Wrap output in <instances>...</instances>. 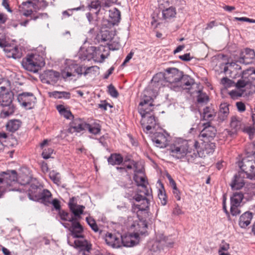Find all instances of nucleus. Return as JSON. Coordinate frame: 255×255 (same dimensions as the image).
Segmentation results:
<instances>
[{
    "instance_id": "f257e3e1",
    "label": "nucleus",
    "mask_w": 255,
    "mask_h": 255,
    "mask_svg": "<svg viewBox=\"0 0 255 255\" xmlns=\"http://www.w3.org/2000/svg\"><path fill=\"white\" fill-rule=\"evenodd\" d=\"M169 153L174 159L188 162H193L198 156H203L197 141H188L181 138L176 139L170 145Z\"/></svg>"
},
{
    "instance_id": "f03ea898",
    "label": "nucleus",
    "mask_w": 255,
    "mask_h": 255,
    "mask_svg": "<svg viewBox=\"0 0 255 255\" xmlns=\"http://www.w3.org/2000/svg\"><path fill=\"white\" fill-rule=\"evenodd\" d=\"M150 91L148 90L143 92L138 110L141 117L140 124L144 132L148 133L150 130L156 129V121L152 114L153 105V99L149 96Z\"/></svg>"
},
{
    "instance_id": "7ed1b4c3",
    "label": "nucleus",
    "mask_w": 255,
    "mask_h": 255,
    "mask_svg": "<svg viewBox=\"0 0 255 255\" xmlns=\"http://www.w3.org/2000/svg\"><path fill=\"white\" fill-rule=\"evenodd\" d=\"M183 77V72L177 68H172L167 69L166 73H158L153 76L152 81L157 83L158 85L167 86L174 91L179 88V83Z\"/></svg>"
},
{
    "instance_id": "20e7f679",
    "label": "nucleus",
    "mask_w": 255,
    "mask_h": 255,
    "mask_svg": "<svg viewBox=\"0 0 255 255\" xmlns=\"http://www.w3.org/2000/svg\"><path fill=\"white\" fill-rule=\"evenodd\" d=\"M19 183L17 182V174L15 171L11 170L0 173V198L7 191H19L21 190L17 188Z\"/></svg>"
},
{
    "instance_id": "39448f33",
    "label": "nucleus",
    "mask_w": 255,
    "mask_h": 255,
    "mask_svg": "<svg viewBox=\"0 0 255 255\" xmlns=\"http://www.w3.org/2000/svg\"><path fill=\"white\" fill-rule=\"evenodd\" d=\"M241 78L236 83V87L250 96L255 93V85L251 83V81L255 80V69L250 68L243 71Z\"/></svg>"
},
{
    "instance_id": "423d86ee",
    "label": "nucleus",
    "mask_w": 255,
    "mask_h": 255,
    "mask_svg": "<svg viewBox=\"0 0 255 255\" xmlns=\"http://www.w3.org/2000/svg\"><path fill=\"white\" fill-rule=\"evenodd\" d=\"M45 55V51H42L40 54L33 53L28 54L23 59L22 65L26 70L36 73L40 68L44 65L43 57Z\"/></svg>"
},
{
    "instance_id": "0eeeda50",
    "label": "nucleus",
    "mask_w": 255,
    "mask_h": 255,
    "mask_svg": "<svg viewBox=\"0 0 255 255\" xmlns=\"http://www.w3.org/2000/svg\"><path fill=\"white\" fill-rule=\"evenodd\" d=\"M133 226L135 227L134 232L125 238L129 241L125 245L126 247H131L138 244L142 237L147 235V225L145 220L139 218L137 224H134Z\"/></svg>"
},
{
    "instance_id": "6e6552de",
    "label": "nucleus",
    "mask_w": 255,
    "mask_h": 255,
    "mask_svg": "<svg viewBox=\"0 0 255 255\" xmlns=\"http://www.w3.org/2000/svg\"><path fill=\"white\" fill-rule=\"evenodd\" d=\"M83 70V66L77 64L74 60L66 59L61 74L63 78L65 79L75 77L76 75L79 78L82 76Z\"/></svg>"
},
{
    "instance_id": "1a4fd4ad",
    "label": "nucleus",
    "mask_w": 255,
    "mask_h": 255,
    "mask_svg": "<svg viewBox=\"0 0 255 255\" xmlns=\"http://www.w3.org/2000/svg\"><path fill=\"white\" fill-rule=\"evenodd\" d=\"M142 193L138 192L137 189V193L135 194L130 200L135 201L137 203H134L133 201L132 205V212L136 213L137 216L139 217V212L145 211L149 206V202L147 199Z\"/></svg>"
},
{
    "instance_id": "9d476101",
    "label": "nucleus",
    "mask_w": 255,
    "mask_h": 255,
    "mask_svg": "<svg viewBox=\"0 0 255 255\" xmlns=\"http://www.w3.org/2000/svg\"><path fill=\"white\" fill-rule=\"evenodd\" d=\"M133 167L135 168L133 180L138 187V192L142 193L144 195L149 196L150 191L147 187L148 182L142 170H137L136 164H133Z\"/></svg>"
},
{
    "instance_id": "9b49d317",
    "label": "nucleus",
    "mask_w": 255,
    "mask_h": 255,
    "mask_svg": "<svg viewBox=\"0 0 255 255\" xmlns=\"http://www.w3.org/2000/svg\"><path fill=\"white\" fill-rule=\"evenodd\" d=\"M36 100L35 97L31 93H23L17 97L19 104L26 109H31L34 106Z\"/></svg>"
},
{
    "instance_id": "f8f14e48",
    "label": "nucleus",
    "mask_w": 255,
    "mask_h": 255,
    "mask_svg": "<svg viewBox=\"0 0 255 255\" xmlns=\"http://www.w3.org/2000/svg\"><path fill=\"white\" fill-rule=\"evenodd\" d=\"M105 242L106 244L114 248H120L122 244L124 246L127 244L129 241L125 238L123 239L121 236H117L112 233H107L105 237Z\"/></svg>"
},
{
    "instance_id": "ddd939ff",
    "label": "nucleus",
    "mask_w": 255,
    "mask_h": 255,
    "mask_svg": "<svg viewBox=\"0 0 255 255\" xmlns=\"http://www.w3.org/2000/svg\"><path fill=\"white\" fill-rule=\"evenodd\" d=\"M169 136V134L165 131L157 132L154 134L152 139L156 146L164 148L168 144Z\"/></svg>"
},
{
    "instance_id": "4468645a",
    "label": "nucleus",
    "mask_w": 255,
    "mask_h": 255,
    "mask_svg": "<svg viewBox=\"0 0 255 255\" xmlns=\"http://www.w3.org/2000/svg\"><path fill=\"white\" fill-rule=\"evenodd\" d=\"M236 62L227 63L224 67V72L227 73L229 72L230 76L234 79L240 77L242 73L241 67Z\"/></svg>"
},
{
    "instance_id": "2eb2a0df",
    "label": "nucleus",
    "mask_w": 255,
    "mask_h": 255,
    "mask_svg": "<svg viewBox=\"0 0 255 255\" xmlns=\"http://www.w3.org/2000/svg\"><path fill=\"white\" fill-rule=\"evenodd\" d=\"M255 58V52L254 50L246 48L240 53V56L237 62L245 65L249 64L252 60Z\"/></svg>"
},
{
    "instance_id": "dca6fc26",
    "label": "nucleus",
    "mask_w": 255,
    "mask_h": 255,
    "mask_svg": "<svg viewBox=\"0 0 255 255\" xmlns=\"http://www.w3.org/2000/svg\"><path fill=\"white\" fill-rule=\"evenodd\" d=\"M204 128L201 131L199 136L203 138H206L208 140L212 139L215 137L216 129L214 127L211 126L209 123L203 125Z\"/></svg>"
},
{
    "instance_id": "f3484780",
    "label": "nucleus",
    "mask_w": 255,
    "mask_h": 255,
    "mask_svg": "<svg viewBox=\"0 0 255 255\" xmlns=\"http://www.w3.org/2000/svg\"><path fill=\"white\" fill-rule=\"evenodd\" d=\"M102 40L104 41H108L107 45L109 49L112 50H118L120 47V43L114 38H112L109 31H106L102 35Z\"/></svg>"
},
{
    "instance_id": "a211bd4d",
    "label": "nucleus",
    "mask_w": 255,
    "mask_h": 255,
    "mask_svg": "<svg viewBox=\"0 0 255 255\" xmlns=\"http://www.w3.org/2000/svg\"><path fill=\"white\" fill-rule=\"evenodd\" d=\"M88 124L82 121L80 119H74L71 123L70 127V130L72 132H79L82 131L86 130V127H88Z\"/></svg>"
},
{
    "instance_id": "6ab92c4d",
    "label": "nucleus",
    "mask_w": 255,
    "mask_h": 255,
    "mask_svg": "<svg viewBox=\"0 0 255 255\" xmlns=\"http://www.w3.org/2000/svg\"><path fill=\"white\" fill-rule=\"evenodd\" d=\"M6 56L8 58L18 59L21 57V53L16 46H6L3 49Z\"/></svg>"
},
{
    "instance_id": "aec40b11",
    "label": "nucleus",
    "mask_w": 255,
    "mask_h": 255,
    "mask_svg": "<svg viewBox=\"0 0 255 255\" xmlns=\"http://www.w3.org/2000/svg\"><path fill=\"white\" fill-rule=\"evenodd\" d=\"M194 84V80L188 75H184L182 77L179 83V88L177 89L176 91H179L181 89H189Z\"/></svg>"
},
{
    "instance_id": "412c9836",
    "label": "nucleus",
    "mask_w": 255,
    "mask_h": 255,
    "mask_svg": "<svg viewBox=\"0 0 255 255\" xmlns=\"http://www.w3.org/2000/svg\"><path fill=\"white\" fill-rule=\"evenodd\" d=\"M231 188L233 190H240L245 185L244 177L242 174H236L231 184Z\"/></svg>"
},
{
    "instance_id": "4be33fe9",
    "label": "nucleus",
    "mask_w": 255,
    "mask_h": 255,
    "mask_svg": "<svg viewBox=\"0 0 255 255\" xmlns=\"http://www.w3.org/2000/svg\"><path fill=\"white\" fill-rule=\"evenodd\" d=\"M244 127V124L236 117H233L230 122L231 132L236 133L241 130Z\"/></svg>"
},
{
    "instance_id": "5701e85b",
    "label": "nucleus",
    "mask_w": 255,
    "mask_h": 255,
    "mask_svg": "<svg viewBox=\"0 0 255 255\" xmlns=\"http://www.w3.org/2000/svg\"><path fill=\"white\" fill-rule=\"evenodd\" d=\"M253 218V214L249 212H246L242 214L239 221V225L242 228H245L251 223Z\"/></svg>"
},
{
    "instance_id": "b1692460",
    "label": "nucleus",
    "mask_w": 255,
    "mask_h": 255,
    "mask_svg": "<svg viewBox=\"0 0 255 255\" xmlns=\"http://www.w3.org/2000/svg\"><path fill=\"white\" fill-rule=\"evenodd\" d=\"M111 25H115L120 22L121 14L120 11L116 8L111 9L109 11Z\"/></svg>"
},
{
    "instance_id": "393cba45",
    "label": "nucleus",
    "mask_w": 255,
    "mask_h": 255,
    "mask_svg": "<svg viewBox=\"0 0 255 255\" xmlns=\"http://www.w3.org/2000/svg\"><path fill=\"white\" fill-rule=\"evenodd\" d=\"M12 96L9 92L1 93L0 94V104L1 106L12 104Z\"/></svg>"
},
{
    "instance_id": "a878e982",
    "label": "nucleus",
    "mask_w": 255,
    "mask_h": 255,
    "mask_svg": "<svg viewBox=\"0 0 255 255\" xmlns=\"http://www.w3.org/2000/svg\"><path fill=\"white\" fill-rule=\"evenodd\" d=\"M215 115V110L212 107H206L203 110L202 116L204 120L211 121Z\"/></svg>"
},
{
    "instance_id": "bb28decb",
    "label": "nucleus",
    "mask_w": 255,
    "mask_h": 255,
    "mask_svg": "<svg viewBox=\"0 0 255 255\" xmlns=\"http://www.w3.org/2000/svg\"><path fill=\"white\" fill-rule=\"evenodd\" d=\"M69 206L71 212L77 218H80L85 209V207L83 205H77L72 203H69Z\"/></svg>"
},
{
    "instance_id": "cd10ccee",
    "label": "nucleus",
    "mask_w": 255,
    "mask_h": 255,
    "mask_svg": "<svg viewBox=\"0 0 255 255\" xmlns=\"http://www.w3.org/2000/svg\"><path fill=\"white\" fill-rule=\"evenodd\" d=\"M48 140H44L41 144L40 146L43 149L42 156L44 159H48L51 157V154L53 152V149L52 148L45 147V146L47 144Z\"/></svg>"
},
{
    "instance_id": "c85d7f7f",
    "label": "nucleus",
    "mask_w": 255,
    "mask_h": 255,
    "mask_svg": "<svg viewBox=\"0 0 255 255\" xmlns=\"http://www.w3.org/2000/svg\"><path fill=\"white\" fill-rule=\"evenodd\" d=\"M108 161L109 164L112 165H120L123 161V157L120 154H112L108 158Z\"/></svg>"
},
{
    "instance_id": "c756f323",
    "label": "nucleus",
    "mask_w": 255,
    "mask_h": 255,
    "mask_svg": "<svg viewBox=\"0 0 255 255\" xmlns=\"http://www.w3.org/2000/svg\"><path fill=\"white\" fill-rule=\"evenodd\" d=\"M162 17L164 19H169L175 17L176 11L175 7L171 6L163 9L162 11Z\"/></svg>"
},
{
    "instance_id": "7c9ffc66",
    "label": "nucleus",
    "mask_w": 255,
    "mask_h": 255,
    "mask_svg": "<svg viewBox=\"0 0 255 255\" xmlns=\"http://www.w3.org/2000/svg\"><path fill=\"white\" fill-rule=\"evenodd\" d=\"M2 107L3 109L0 114V117L2 118H5L14 112L15 108L13 105L3 106Z\"/></svg>"
},
{
    "instance_id": "2f4dec72",
    "label": "nucleus",
    "mask_w": 255,
    "mask_h": 255,
    "mask_svg": "<svg viewBox=\"0 0 255 255\" xmlns=\"http://www.w3.org/2000/svg\"><path fill=\"white\" fill-rule=\"evenodd\" d=\"M243 170H245L247 173H255V161H244L243 162Z\"/></svg>"
},
{
    "instance_id": "473e14b6",
    "label": "nucleus",
    "mask_w": 255,
    "mask_h": 255,
    "mask_svg": "<svg viewBox=\"0 0 255 255\" xmlns=\"http://www.w3.org/2000/svg\"><path fill=\"white\" fill-rule=\"evenodd\" d=\"M21 125V122L19 120H13L8 122L6 128V129L10 132L17 130Z\"/></svg>"
},
{
    "instance_id": "72a5a7b5",
    "label": "nucleus",
    "mask_w": 255,
    "mask_h": 255,
    "mask_svg": "<svg viewBox=\"0 0 255 255\" xmlns=\"http://www.w3.org/2000/svg\"><path fill=\"white\" fill-rule=\"evenodd\" d=\"M31 4L32 2L30 1L23 2L19 7V11L25 16H28L31 15L33 12L32 10L31 9H25V7H28Z\"/></svg>"
},
{
    "instance_id": "f704fd0d",
    "label": "nucleus",
    "mask_w": 255,
    "mask_h": 255,
    "mask_svg": "<svg viewBox=\"0 0 255 255\" xmlns=\"http://www.w3.org/2000/svg\"><path fill=\"white\" fill-rule=\"evenodd\" d=\"M52 194L47 189H44L40 194V200L46 205L50 204Z\"/></svg>"
},
{
    "instance_id": "c9c22d12",
    "label": "nucleus",
    "mask_w": 255,
    "mask_h": 255,
    "mask_svg": "<svg viewBox=\"0 0 255 255\" xmlns=\"http://www.w3.org/2000/svg\"><path fill=\"white\" fill-rule=\"evenodd\" d=\"M229 113V104L224 103L220 105V118L224 121L227 117Z\"/></svg>"
},
{
    "instance_id": "e433bc0d",
    "label": "nucleus",
    "mask_w": 255,
    "mask_h": 255,
    "mask_svg": "<svg viewBox=\"0 0 255 255\" xmlns=\"http://www.w3.org/2000/svg\"><path fill=\"white\" fill-rule=\"evenodd\" d=\"M243 198L244 195L242 192H235L231 197V204L240 206Z\"/></svg>"
},
{
    "instance_id": "4c0bfd02",
    "label": "nucleus",
    "mask_w": 255,
    "mask_h": 255,
    "mask_svg": "<svg viewBox=\"0 0 255 255\" xmlns=\"http://www.w3.org/2000/svg\"><path fill=\"white\" fill-rule=\"evenodd\" d=\"M57 110L61 116H63L67 119H71L73 118L71 112L69 110L65 109L63 105H58L57 106Z\"/></svg>"
},
{
    "instance_id": "58836bf2",
    "label": "nucleus",
    "mask_w": 255,
    "mask_h": 255,
    "mask_svg": "<svg viewBox=\"0 0 255 255\" xmlns=\"http://www.w3.org/2000/svg\"><path fill=\"white\" fill-rule=\"evenodd\" d=\"M87 127H86V130H88V131L91 133H92L94 134H97L100 132L101 126L98 123H95L92 125L88 124Z\"/></svg>"
},
{
    "instance_id": "ea45409f",
    "label": "nucleus",
    "mask_w": 255,
    "mask_h": 255,
    "mask_svg": "<svg viewBox=\"0 0 255 255\" xmlns=\"http://www.w3.org/2000/svg\"><path fill=\"white\" fill-rule=\"evenodd\" d=\"M49 176L55 184L57 185L61 184V176L59 173L52 170L49 172Z\"/></svg>"
},
{
    "instance_id": "a19ab883",
    "label": "nucleus",
    "mask_w": 255,
    "mask_h": 255,
    "mask_svg": "<svg viewBox=\"0 0 255 255\" xmlns=\"http://www.w3.org/2000/svg\"><path fill=\"white\" fill-rule=\"evenodd\" d=\"M50 96L57 99H69L70 98V94L67 92H58L54 91L50 93Z\"/></svg>"
},
{
    "instance_id": "79ce46f5",
    "label": "nucleus",
    "mask_w": 255,
    "mask_h": 255,
    "mask_svg": "<svg viewBox=\"0 0 255 255\" xmlns=\"http://www.w3.org/2000/svg\"><path fill=\"white\" fill-rule=\"evenodd\" d=\"M59 216L61 220L68 221L67 223H71L76 218H74L72 215L68 213L62 211L59 212Z\"/></svg>"
},
{
    "instance_id": "37998d69",
    "label": "nucleus",
    "mask_w": 255,
    "mask_h": 255,
    "mask_svg": "<svg viewBox=\"0 0 255 255\" xmlns=\"http://www.w3.org/2000/svg\"><path fill=\"white\" fill-rule=\"evenodd\" d=\"M84 70L82 72V75H84L85 76H87L88 74H95L96 73H97L98 71L99 68L96 66H91L86 68L85 67H84Z\"/></svg>"
},
{
    "instance_id": "c03bdc74",
    "label": "nucleus",
    "mask_w": 255,
    "mask_h": 255,
    "mask_svg": "<svg viewBox=\"0 0 255 255\" xmlns=\"http://www.w3.org/2000/svg\"><path fill=\"white\" fill-rule=\"evenodd\" d=\"M86 220L88 224L95 232H98L99 231V228L96 221L92 217L90 216L86 218Z\"/></svg>"
},
{
    "instance_id": "a18cd8bd",
    "label": "nucleus",
    "mask_w": 255,
    "mask_h": 255,
    "mask_svg": "<svg viewBox=\"0 0 255 255\" xmlns=\"http://www.w3.org/2000/svg\"><path fill=\"white\" fill-rule=\"evenodd\" d=\"M209 101V97L206 93L202 92L201 91H198L197 96V101L199 103H207Z\"/></svg>"
},
{
    "instance_id": "49530a36",
    "label": "nucleus",
    "mask_w": 255,
    "mask_h": 255,
    "mask_svg": "<svg viewBox=\"0 0 255 255\" xmlns=\"http://www.w3.org/2000/svg\"><path fill=\"white\" fill-rule=\"evenodd\" d=\"M89 6L90 9L97 10L96 12V15H97L101 8V2L99 0H92Z\"/></svg>"
},
{
    "instance_id": "de8ad7c7",
    "label": "nucleus",
    "mask_w": 255,
    "mask_h": 255,
    "mask_svg": "<svg viewBox=\"0 0 255 255\" xmlns=\"http://www.w3.org/2000/svg\"><path fill=\"white\" fill-rule=\"evenodd\" d=\"M229 94L231 97L233 99H235L242 96L249 97V96L245 95V93L244 92V91H242L240 89H238L237 90H232L229 93Z\"/></svg>"
},
{
    "instance_id": "09e8293b",
    "label": "nucleus",
    "mask_w": 255,
    "mask_h": 255,
    "mask_svg": "<svg viewBox=\"0 0 255 255\" xmlns=\"http://www.w3.org/2000/svg\"><path fill=\"white\" fill-rule=\"evenodd\" d=\"M221 83L225 88H230L233 86L235 83L227 77L222 78L221 80Z\"/></svg>"
},
{
    "instance_id": "8fccbe9b",
    "label": "nucleus",
    "mask_w": 255,
    "mask_h": 255,
    "mask_svg": "<svg viewBox=\"0 0 255 255\" xmlns=\"http://www.w3.org/2000/svg\"><path fill=\"white\" fill-rule=\"evenodd\" d=\"M215 146L214 143H207L205 144L203 151H205L207 154L212 153L214 151Z\"/></svg>"
},
{
    "instance_id": "3c124183",
    "label": "nucleus",
    "mask_w": 255,
    "mask_h": 255,
    "mask_svg": "<svg viewBox=\"0 0 255 255\" xmlns=\"http://www.w3.org/2000/svg\"><path fill=\"white\" fill-rule=\"evenodd\" d=\"M229 249L230 245L224 241H223L220 245L218 253L227 252Z\"/></svg>"
},
{
    "instance_id": "603ef678",
    "label": "nucleus",
    "mask_w": 255,
    "mask_h": 255,
    "mask_svg": "<svg viewBox=\"0 0 255 255\" xmlns=\"http://www.w3.org/2000/svg\"><path fill=\"white\" fill-rule=\"evenodd\" d=\"M47 76L49 77L51 81H56L59 77V73L53 70H50L48 72Z\"/></svg>"
},
{
    "instance_id": "864d4df0",
    "label": "nucleus",
    "mask_w": 255,
    "mask_h": 255,
    "mask_svg": "<svg viewBox=\"0 0 255 255\" xmlns=\"http://www.w3.org/2000/svg\"><path fill=\"white\" fill-rule=\"evenodd\" d=\"M243 131L248 133L250 138L252 136L254 135L255 133V127L253 125V126H248L246 127H244L243 128Z\"/></svg>"
},
{
    "instance_id": "5fc2aeb1",
    "label": "nucleus",
    "mask_w": 255,
    "mask_h": 255,
    "mask_svg": "<svg viewBox=\"0 0 255 255\" xmlns=\"http://www.w3.org/2000/svg\"><path fill=\"white\" fill-rule=\"evenodd\" d=\"M158 196L160 201L161 204L163 206L165 205L167 202V199L165 192L161 190H159Z\"/></svg>"
},
{
    "instance_id": "6e6d98bb",
    "label": "nucleus",
    "mask_w": 255,
    "mask_h": 255,
    "mask_svg": "<svg viewBox=\"0 0 255 255\" xmlns=\"http://www.w3.org/2000/svg\"><path fill=\"white\" fill-rule=\"evenodd\" d=\"M108 91L110 94V95L114 97V98H117L118 97L119 94L115 87L111 84L108 87Z\"/></svg>"
},
{
    "instance_id": "4d7b16f0",
    "label": "nucleus",
    "mask_w": 255,
    "mask_h": 255,
    "mask_svg": "<svg viewBox=\"0 0 255 255\" xmlns=\"http://www.w3.org/2000/svg\"><path fill=\"white\" fill-rule=\"evenodd\" d=\"M239 206V205L231 204L230 211L233 216H237L240 213V211L238 208Z\"/></svg>"
},
{
    "instance_id": "13d9d810",
    "label": "nucleus",
    "mask_w": 255,
    "mask_h": 255,
    "mask_svg": "<svg viewBox=\"0 0 255 255\" xmlns=\"http://www.w3.org/2000/svg\"><path fill=\"white\" fill-rule=\"evenodd\" d=\"M171 4L176 6L182 7L186 4L185 0H170Z\"/></svg>"
},
{
    "instance_id": "bf43d9fd",
    "label": "nucleus",
    "mask_w": 255,
    "mask_h": 255,
    "mask_svg": "<svg viewBox=\"0 0 255 255\" xmlns=\"http://www.w3.org/2000/svg\"><path fill=\"white\" fill-rule=\"evenodd\" d=\"M95 53L96 54H98L99 55H100V57L99 58H97L95 59V61L98 62H103L105 59L107 57V56H105L104 54H101V51L100 50H97L95 52Z\"/></svg>"
},
{
    "instance_id": "052dcab7",
    "label": "nucleus",
    "mask_w": 255,
    "mask_h": 255,
    "mask_svg": "<svg viewBox=\"0 0 255 255\" xmlns=\"http://www.w3.org/2000/svg\"><path fill=\"white\" fill-rule=\"evenodd\" d=\"M236 106L239 112L242 113L245 111L246 106L244 103L238 102L236 103Z\"/></svg>"
},
{
    "instance_id": "680f3d73",
    "label": "nucleus",
    "mask_w": 255,
    "mask_h": 255,
    "mask_svg": "<svg viewBox=\"0 0 255 255\" xmlns=\"http://www.w3.org/2000/svg\"><path fill=\"white\" fill-rule=\"evenodd\" d=\"M86 17L88 20L90 24H92L94 25H97L96 20L94 19L92 14L90 12L86 13Z\"/></svg>"
},
{
    "instance_id": "e2e57ef3",
    "label": "nucleus",
    "mask_w": 255,
    "mask_h": 255,
    "mask_svg": "<svg viewBox=\"0 0 255 255\" xmlns=\"http://www.w3.org/2000/svg\"><path fill=\"white\" fill-rule=\"evenodd\" d=\"M53 205L54 208L58 210L60 208V205L59 200L57 199H53L52 201H50V203Z\"/></svg>"
},
{
    "instance_id": "0e129e2a",
    "label": "nucleus",
    "mask_w": 255,
    "mask_h": 255,
    "mask_svg": "<svg viewBox=\"0 0 255 255\" xmlns=\"http://www.w3.org/2000/svg\"><path fill=\"white\" fill-rule=\"evenodd\" d=\"M173 214L179 215L184 214V212L182 211L181 208L178 205H176L173 210Z\"/></svg>"
},
{
    "instance_id": "69168bd1",
    "label": "nucleus",
    "mask_w": 255,
    "mask_h": 255,
    "mask_svg": "<svg viewBox=\"0 0 255 255\" xmlns=\"http://www.w3.org/2000/svg\"><path fill=\"white\" fill-rule=\"evenodd\" d=\"M173 194L175 197V198L178 200L179 201L181 199L180 197V193L179 191L177 189V188H174L172 189Z\"/></svg>"
},
{
    "instance_id": "338daca9",
    "label": "nucleus",
    "mask_w": 255,
    "mask_h": 255,
    "mask_svg": "<svg viewBox=\"0 0 255 255\" xmlns=\"http://www.w3.org/2000/svg\"><path fill=\"white\" fill-rule=\"evenodd\" d=\"M2 5L9 12H12V10L9 7L7 0H2Z\"/></svg>"
},
{
    "instance_id": "774afa93",
    "label": "nucleus",
    "mask_w": 255,
    "mask_h": 255,
    "mask_svg": "<svg viewBox=\"0 0 255 255\" xmlns=\"http://www.w3.org/2000/svg\"><path fill=\"white\" fill-rule=\"evenodd\" d=\"M179 58L181 60H182L183 61H188L191 60V57H190V55L189 53H186V54H184L182 55H180L179 56Z\"/></svg>"
}]
</instances>
